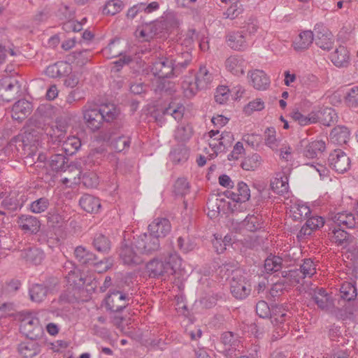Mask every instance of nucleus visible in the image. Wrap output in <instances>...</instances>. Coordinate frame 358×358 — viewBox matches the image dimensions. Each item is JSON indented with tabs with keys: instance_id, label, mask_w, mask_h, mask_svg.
<instances>
[{
	"instance_id": "f257e3e1",
	"label": "nucleus",
	"mask_w": 358,
	"mask_h": 358,
	"mask_svg": "<svg viewBox=\"0 0 358 358\" xmlns=\"http://www.w3.org/2000/svg\"><path fill=\"white\" fill-rule=\"evenodd\" d=\"M146 270L152 278L175 275L182 279L187 278L192 272L191 268H187L182 265V259L176 252L154 258L146 264Z\"/></svg>"
},
{
	"instance_id": "f03ea898",
	"label": "nucleus",
	"mask_w": 358,
	"mask_h": 358,
	"mask_svg": "<svg viewBox=\"0 0 358 358\" xmlns=\"http://www.w3.org/2000/svg\"><path fill=\"white\" fill-rule=\"evenodd\" d=\"M211 122L217 128H221L229 122V118L217 115L212 117ZM208 148H205L207 157L213 159L218 153L224 152L234 141V136L230 131H220L218 129H211L208 133Z\"/></svg>"
},
{
	"instance_id": "7ed1b4c3",
	"label": "nucleus",
	"mask_w": 358,
	"mask_h": 358,
	"mask_svg": "<svg viewBox=\"0 0 358 358\" xmlns=\"http://www.w3.org/2000/svg\"><path fill=\"white\" fill-rule=\"evenodd\" d=\"M40 133L30 121L17 136L12 138L6 148V152L10 150L17 154H23L27 158L34 159L36 155Z\"/></svg>"
},
{
	"instance_id": "20e7f679",
	"label": "nucleus",
	"mask_w": 358,
	"mask_h": 358,
	"mask_svg": "<svg viewBox=\"0 0 358 358\" xmlns=\"http://www.w3.org/2000/svg\"><path fill=\"white\" fill-rule=\"evenodd\" d=\"M222 278H225L229 280L230 290L231 294L237 299H244L247 298L251 292V284L248 280L247 274L241 269H229V264H224L220 268V274Z\"/></svg>"
},
{
	"instance_id": "39448f33",
	"label": "nucleus",
	"mask_w": 358,
	"mask_h": 358,
	"mask_svg": "<svg viewBox=\"0 0 358 358\" xmlns=\"http://www.w3.org/2000/svg\"><path fill=\"white\" fill-rule=\"evenodd\" d=\"M256 312L262 318H267L271 316V323L278 334L277 336L273 335L275 338L282 337L289 329L288 323H286V322L289 316L281 307H275L271 309L266 302L260 301L256 305Z\"/></svg>"
},
{
	"instance_id": "423d86ee",
	"label": "nucleus",
	"mask_w": 358,
	"mask_h": 358,
	"mask_svg": "<svg viewBox=\"0 0 358 358\" xmlns=\"http://www.w3.org/2000/svg\"><path fill=\"white\" fill-rule=\"evenodd\" d=\"M256 34L262 36L263 31L259 29L257 24H248L246 29L229 32L227 36V43L231 49L243 51L249 46L250 38Z\"/></svg>"
},
{
	"instance_id": "0eeeda50",
	"label": "nucleus",
	"mask_w": 358,
	"mask_h": 358,
	"mask_svg": "<svg viewBox=\"0 0 358 358\" xmlns=\"http://www.w3.org/2000/svg\"><path fill=\"white\" fill-rule=\"evenodd\" d=\"M52 133L48 132L52 141L61 144L62 150L67 155L76 153L81 146L80 140L75 136H69L65 138L66 125L57 122L55 128H52Z\"/></svg>"
},
{
	"instance_id": "6e6552de",
	"label": "nucleus",
	"mask_w": 358,
	"mask_h": 358,
	"mask_svg": "<svg viewBox=\"0 0 358 358\" xmlns=\"http://www.w3.org/2000/svg\"><path fill=\"white\" fill-rule=\"evenodd\" d=\"M185 62L176 63L172 57L162 58L156 61L151 66V72L159 80L177 76L181 69L185 68Z\"/></svg>"
},
{
	"instance_id": "1a4fd4ad",
	"label": "nucleus",
	"mask_w": 358,
	"mask_h": 358,
	"mask_svg": "<svg viewBox=\"0 0 358 358\" xmlns=\"http://www.w3.org/2000/svg\"><path fill=\"white\" fill-rule=\"evenodd\" d=\"M222 343L224 346V354L227 358H258L257 350L250 353L249 356L238 357L236 348L238 346L239 340L237 336L231 331H227L222 334Z\"/></svg>"
},
{
	"instance_id": "9d476101",
	"label": "nucleus",
	"mask_w": 358,
	"mask_h": 358,
	"mask_svg": "<svg viewBox=\"0 0 358 358\" xmlns=\"http://www.w3.org/2000/svg\"><path fill=\"white\" fill-rule=\"evenodd\" d=\"M129 297L128 294L120 291L110 292L106 296L103 307L110 312H119L122 310L129 303Z\"/></svg>"
},
{
	"instance_id": "9b49d317",
	"label": "nucleus",
	"mask_w": 358,
	"mask_h": 358,
	"mask_svg": "<svg viewBox=\"0 0 358 358\" xmlns=\"http://www.w3.org/2000/svg\"><path fill=\"white\" fill-rule=\"evenodd\" d=\"M134 247L141 255H148L158 250L159 248V240L152 234L143 233L134 238Z\"/></svg>"
},
{
	"instance_id": "f8f14e48",
	"label": "nucleus",
	"mask_w": 358,
	"mask_h": 358,
	"mask_svg": "<svg viewBox=\"0 0 358 358\" xmlns=\"http://www.w3.org/2000/svg\"><path fill=\"white\" fill-rule=\"evenodd\" d=\"M85 123L92 131L99 129L103 121V116L98 108V106L92 103L86 104L83 108Z\"/></svg>"
},
{
	"instance_id": "ddd939ff",
	"label": "nucleus",
	"mask_w": 358,
	"mask_h": 358,
	"mask_svg": "<svg viewBox=\"0 0 358 358\" xmlns=\"http://www.w3.org/2000/svg\"><path fill=\"white\" fill-rule=\"evenodd\" d=\"M315 44L324 51H330L334 46L335 38L323 24H316L314 28Z\"/></svg>"
},
{
	"instance_id": "4468645a",
	"label": "nucleus",
	"mask_w": 358,
	"mask_h": 358,
	"mask_svg": "<svg viewBox=\"0 0 358 358\" xmlns=\"http://www.w3.org/2000/svg\"><path fill=\"white\" fill-rule=\"evenodd\" d=\"M20 91V85L15 78L5 76L0 80V98L4 101H10Z\"/></svg>"
},
{
	"instance_id": "2eb2a0df",
	"label": "nucleus",
	"mask_w": 358,
	"mask_h": 358,
	"mask_svg": "<svg viewBox=\"0 0 358 358\" xmlns=\"http://www.w3.org/2000/svg\"><path fill=\"white\" fill-rule=\"evenodd\" d=\"M291 173L289 167H285L282 171L277 173L275 177L271 180V187L272 190L280 195L284 196L285 199L289 197V176Z\"/></svg>"
},
{
	"instance_id": "dca6fc26",
	"label": "nucleus",
	"mask_w": 358,
	"mask_h": 358,
	"mask_svg": "<svg viewBox=\"0 0 358 358\" xmlns=\"http://www.w3.org/2000/svg\"><path fill=\"white\" fill-rule=\"evenodd\" d=\"M329 166L338 173H343L350 168V157L341 150H335L328 158Z\"/></svg>"
},
{
	"instance_id": "f3484780",
	"label": "nucleus",
	"mask_w": 358,
	"mask_h": 358,
	"mask_svg": "<svg viewBox=\"0 0 358 358\" xmlns=\"http://www.w3.org/2000/svg\"><path fill=\"white\" fill-rule=\"evenodd\" d=\"M224 66L229 73L239 78L245 74L248 62L241 55H231L225 59Z\"/></svg>"
},
{
	"instance_id": "a211bd4d",
	"label": "nucleus",
	"mask_w": 358,
	"mask_h": 358,
	"mask_svg": "<svg viewBox=\"0 0 358 358\" xmlns=\"http://www.w3.org/2000/svg\"><path fill=\"white\" fill-rule=\"evenodd\" d=\"M285 204L289 211V215L295 220L306 218L310 213L309 206L296 198H287Z\"/></svg>"
},
{
	"instance_id": "6ab92c4d",
	"label": "nucleus",
	"mask_w": 358,
	"mask_h": 358,
	"mask_svg": "<svg viewBox=\"0 0 358 358\" xmlns=\"http://www.w3.org/2000/svg\"><path fill=\"white\" fill-rule=\"evenodd\" d=\"M229 202L227 201L222 194H212L209 196L207 201V215L210 218L217 217L220 212H224L229 208Z\"/></svg>"
},
{
	"instance_id": "aec40b11",
	"label": "nucleus",
	"mask_w": 358,
	"mask_h": 358,
	"mask_svg": "<svg viewBox=\"0 0 358 358\" xmlns=\"http://www.w3.org/2000/svg\"><path fill=\"white\" fill-rule=\"evenodd\" d=\"M159 7L157 1H152L146 5L145 3H138L130 8L127 12V19L128 20H134L138 16L140 20H144V17L148 14L155 10H157Z\"/></svg>"
},
{
	"instance_id": "412c9836",
	"label": "nucleus",
	"mask_w": 358,
	"mask_h": 358,
	"mask_svg": "<svg viewBox=\"0 0 358 358\" xmlns=\"http://www.w3.org/2000/svg\"><path fill=\"white\" fill-rule=\"evenodd\" d=\"M33 106L26 99H20L15 102L11 110V117L13 120L21 121L25 119L32 112Z\"/></svg>"
},
{
	"instance_id": "4be33fe9",
	"label": "nucleus",
	"mask_w": 358,
	"mask_h": 358,
	"mask_svg": "<svg viewBox=\"0 0 358 358\" xmlns=\"http://www.w3.org/2000/svg\"><path fill=\"white\" fill-rule=\"evenodd\" d=\"M17 224L19 227L27 234H36L41 228L39 220L32 215H22L18 217Z\"/></svg>"
},
{
	"instance_id": "5701e85b",
	"label": "nucleus",
	"mask_w": 358,
	"mask_h": 358,
	"mask_svg": "<svg viewBox=\"0 0 358 358\" xmlns=\"http://www.w3.org/2000/svg\"><path fill=\"white\" fill-rule=\"evenodd\" d=\"M236 191L237 192H234L227 190L224 192V195L228 199L237 203L245 202L250 199V189L245 182L239 181L236 185Z\"/></svg>"
},
{
	"instance_id": "b1692460",
	"label": "nucleus",
	"mask_w": 358,
	"mask_h": 358,
	"mask_svg": "<svg viewBox=\"0 0 358 358\" xmlns=\"http://www.w3.org/2000/svg\"><path fill=\"white\" fill-rule=\"evenodd\" d=\"M253 87L257 90H265L270 85V78L264 71L255 69L248 73Z\"/></svg>"
},
{
	"instance_id": "393cba45",
	"label": "nucleus",
	"mask_w": 358,
	"mask_h": 358,
	"mask_svg": "<svg viewBox=\"0 0 358 358\" xmlns=\"http://www.w3.org/2000/svg\"><path fill=\"white\" fill-rule=\"evenodd\" d=\"M171 231V224L166 218H157L148 225V231L157 239L165 236Z\"/></svg>"
},
{
	"instance_id": "a878e982",
	"label": "nucleus",
	"mask_w": 358,
	"mask_h": 358,
	"mask_svg": "<svg viewBox=\"0 0 358 358\" xmlns=\"http://www.w3.org/2000/svg\"><path fill=\"white\" fill-rule=\"evenodd\" d=\"M329 236L331 242L341 248H346L351 241V236L343 229H337L336 226L330 227Z\"/></svg>"
},
{
	"instance_id": "bb28decb",
	"label": "nucleus",
	"mask_w": 358,
	"mask_h": 358,
	"mask_svg": "<svg viewBox=\"0 0 358 358\" xmlns=\"http://www.w3.org/2000/svg\"><path fill=\"white\" fill-rule=\"evenodd\" d=\"M313 40V32L310 30H305L301 31L294 40L292 47L296 52H303L310 46Z\"/></svg>"
},
{
	"instance_id": "cd10ccee",
	"label": "nucleus",
	"mask_w": 358,
	"mask_h": 358,
	"mask_svg": "<svg viewBox=\"0 0 358 358\" xmlns=\"http://www.w3.org/2000/svg\"><path fill=\"white\" fill-rule=\"evenodd\" d=\"M141 255L138 252L137 249L135 250L134 248L123 243L120 251V257L123 263L127 265L137 264L141 262L139 257Z\"/></svg>"
},
{
	"instance_id": "c85d7f7f",
	"label": "nucleus",
	"mask_w": 358,
	"mask_h": 358,
	"mask_svg": "<svg viewBox=\"0 0 358 358\" xmlns=\"http://www.w3.org/2000/svg\"><path fill=\"white\" fill-rule=\"evenodd\" d=\"M330 59L337 67H346L350 62V52L346 47L340 45L331 54Z\"/></svg>"
},
{
	"instance_id": "c756f323",
	"label": "nucleus",
	"mask_w": 358,
	"mask_h": 358,
	"mask_svg": "<svg viewBox=\"0 0 358 358\" xmlns=\"http://www.w3.org/2000/svg\"><path fill=\"white\" fill-rule=\"evenodd\" d=\"M71 67L68 62L60 61L49 65L45 70V74L50 78H58L69 75Z\"/></svg>"
},
{
	"instance_id": "7c9ffc66",
	"label": "nucleus",
	"mask_w": 358,
	"mask_h": 358,
	"mask_svg": "<svg viewBox=\"0 0 358 358\" xmlns=\"http://www.w3.org/2000/svg\"><path fill=\"white\" fill-rule=\"evenodd\" d=\"M355 215V213L347 211L338 213L332 217V220L338 227L354 228L358 227V220Z\"/></svg>"
},
{
	"instance_id": "2f4dec72",
	"label": "nucleus",
	"mask_w": 358,
	"mask_h": 358,
	"mask_svg": "<svg viewBox=\"0 0 358 358\" xmlns=\"http://www.w3.org/2000/svg\"><path fill=\"white\" fill-rule=\"evenodd\" d=\"M312 112H316L318 122L325 126H329L336 119V113L335 110L327 106H321L320 104L315 106Z\"/></svg>"
},
{
	"instance_id": "473e14b6",
	"label": "nucleus",
	"mask_w": 358,
	"mask_h": 358,
	"mask_svg": "<svg viewBox=\"0 0 358 358\" xmlns=\"http://www.w3.org/2000/svg\"><path fill=\"white\" fill-rule=\"evenodd\" d=\"M20 257L28 263L39 264L44 258L43 252L38 248H27L20 251Z\"/></svg>"
},
{
	"instance_id": "72a5a7b5",
	"label": "nucleus",
	"mask_w": 358,
	"mask_h": 358,
	"mask_svg": "<svg viewBox=\"0 0 358 358\" xmlns=\"http://www.w3.org/2000/svg\"><path fill=\"white\" fill-rule=\"evenodd\" d=\"M326 143L322 140H315L308 143L303 150V157L308 159L318 158L325 150Z\"/></svg>"
},
{
	"instance_id": "f704fd0d",
	"label": "nucleus",
	"mask_w": 358,
	"mask_h": 358,
	"mask_svg": "<svg viewBox=\"0 0 358 358\" xmlns=\"http://www.w3.org/2000/svg\"><path fill=\"white\" fill-rule=\"evenodd\" d=\"M18 351L24 358H33L40 352L41 350L36 341L29 339L19 345Z\"/></svg>"
},
{
	"instance_id": "c9c22d12",
	"label": "nucleus",
	"mask_w": 358,
	"mask_h": 358,
	"mask_svg": "<svg viewBox=\"0 0 358 358\" xmlns=\"http://www.w3.org/2000/svg\"><path fill=\"white\" fill-rule=\"evenodd\" d=\"M181 87L184 95L187 98L194 96L197 91L200 90L195 75L193 73H189L184 77Z\"/></svg>"
},
{
	"instance_id": "e433bc0d",
	"label": "nucleus",
	"mask_w": 358,
	"mask_h": 358,
	"mask_svg": "<svg viewBox=\"0 0 358 358\" xmlns=\"http://www.w3.org/2000/svg\"><path fill=\"white\" fill-rule=\"evenodd\" d=\"M291 117L301 126H307L318 122V117L316 112H310L308 115H303L299 109H294L291 113Z\"/></svg>"
},
{
	"instance_id": "4c0bfd02",
	"label": "nucleus",
	"mask_w": 358,
	"mask_h": 358,
	"mask_svg": "<svg viewBox=\"0 0 358 358\" xmlns=\"http://www.w3.org/2000/svg\"><path fill=\"white\" fill-rule=\"evenodd\" d=\"M66 278L69 284L71 285H80L83 281L79 270L75 266V264L67 261L64 266Z\"/></svg>"
},
{
	"instance_id": "58836bf2",
	"label": "nucleus",
	"mask_w": 358,
	"mask_h": 358,
	"mask_svg": "<svg viewBox=\"0 0 358 358\" xmlns=\"http://www.w3.org/2000/svg\"><path fill=\"white\" fill-rule=\"evenodd\" d=\"M81 208L87 213H98L101 208L100 200L90 194L83 195L79 201Z\"/></svg>"
},
{
	"instance_id": "ea45409f",
	"label": "nucleus",
	"mask_w": 358,
	"mask_h": 358,
	"mask_svg": "<svg viewBox=\"0 0 358 358\" xmlns=\"http://www.w3.org/2000/svg\"><path fill=\"white\" fill-rule=\"evenodd\" d=\"M156 31V24H141L135 31V36L141 41H148L155 36Z\"/></svg>"
},
{
	"instance_id": "a19ab883",
	"label": "nucleus",
	"mask_w": 358,
	"mask_h": 358,
	"mask_svg": "<svg viewBox=\"0 0 358 358\" xmlns=\"http://www.w3.org/2000/svg\"><path fill=\"white\" fill-rule=\"evenodd\" d=\"M46 217L48 224L52 227H62L69 220L67 214L59 209L50 210Z\"/></svg>"
},
{
	"instance_id": "79ce46f5",
	"label": "nucleus",
	"mask_w": 358,
	"mask_h": 358,
	"mask_svg": "<svg viewBox=\"0 0 358 358\" xmlns=\"http://www.w3.org/2000/svg\"><path fill=\"white\" fill-rule=\"evenodd\" d=\"M349 138L350 131L345 126H337L330 133V140L334 144H345Z\"/></svg>"
},
{
	"instance_id": "37998d69",
	"label": "nucleus",
	"mask_w": 358,
	"mask_h": 358,
	"mask_svg": "<svg viewBox=\"0 0 358 358\" xmlns=\"http://www.w3.org/2000/svg\"><path fill=\"white\" fill-rule=\"evenodd\" d=\"M193 134L192 126L185 122L180 123L174 131V138L178 142L183 143L189 141Z\"/></svg>"
},
{
	"instance_id": "c03bdc74",
	"label": "nucleus",
	"mask_w": 358,
	"mask_h": 358,
	"mask_svg": "<svg viewBox=\"0 0 358 358\" xmlns=\"http://www.w3.org/2000/svg\"><path fill=\"white\" fill-rule=\"evenodd\" d=\"M108 141L116 152H122L128 149L131 143L129 136L117 134L110 136Z\"/></svg>"
},
{
	"instance_id": "a18cd8bd",
	"label": "nucleus",
	"mask_w": 358,
	"mask_h": 358,
	"mask_svg": "<svg viewBox=\"0 0 358 358\" xmlns=\"http://www.w3.org/2000/svg\"><path fill=\"white\" fill-rule=\"evenodd\" d=\"M189 157V150L184 145L173 148L170 154L169 159L174 164H180L186 162Z\"/></svg>"
},
{
	"instance_id": "49530a36",
	"label": "nucleus",
	"mask_w": 358,
	"mask_h": 358,
	"mask_svg": "<svg viewBox=\"0 0 358 358\" xmlns=\"http://www.w3.org/2000/svg\"><path fill=\"white\" fill-rule=\"evenodd\" d=\"M74 9L73 7H70L67 5L61 3L59 6L56 15L60 20H66V22H83V20H86L85 17L82 21L78 20H74Z\"/></svg>"
},
{
	"instance_id": "de8ad7c7",
	"label": "nucleus",
	"mask_w": 358,
	"mask_h": 358,
	"mask_svg": "<svg viewBox=\"0 0 358 358\" xmlns=\"http://www.w3.org/2000/svg\"><path fill=\"white\" fill-rule=\"evenodd\" d=\"M281 140L276 137L275 129L273 127H268L264 131V143L273 151H277L280 145Z\"/></svg>"
},
{
	"instance_id": "09e8293b",
	"label": "nucleus",
	"mask_w": 358,
	"mask_h": 358,
	"mask_svg": "<svg viewBox=\"0 0 358 358\" xmlns=\"http://www.w3.org/2000/svg\"><path fill=\"white\" fill-rule=\"evenodd\" d=\"M74 253L76 258L80 264L88 266L94 264L95 255L85 248L78 246L75 249Z\"/></svg>"
},
{
	"instance_id": "8fccbe9b",
	"label": "nucleus",
	"mask_w": 358,
	"mask_h": 358,
	"mask_svg": "<svg viewBox=\"0 0 358 358\" xmlns=\"http://www.w3.org/2000/svg\"><path fill=\"white\" fill-rule=\"evenodd\" d=\"M99 111L103 116L104 122H111L116 118L119 110L116 106L113 103H106L98 106Z\"/></svg>"
},
{
	"instance_id": "3c124183",
	"label": "nucleus",
	"mask_w": 358,
	"mask_h": 358,
	"mask_svg": "<svg viewBox=\"0 0 358 358\" xmlns=\"http://www.w3.org/2000/svg\"><path fill=\"white\" fill-rule=\"evenodd\" d=\"M341 297L346 301L354 300L357 295V289L354 283L345 282L342 284L340 289Z\"/></svg>"
},
{
	"instance_id": "603ef678",
	"label": "nucleus",
	"mask_w": 358,
	"mask_h": 358,
	"mask_svg": "<svg viewBox=\"0 0 358 358\" xmlns=\"http://www.w3.org/2000/svg\"><path fill=\"white\" fill-rule=\"evenodd\" d=\"M121 43L120 38H115L102 50V53L106 58H113L122 55L123 50L119 48Z\"/></svg>"
},
{
	"instance_id": "864d4df0",
	"label": "nucleus",
	"mask_w": 358,
	"mask_h": 358,
	"mask_svg": "<svg viewBox=\"0 0 358 358\" xmlns=\"http://www.w3.org/2000/svg\"><path fill=\"white\" fill-rule=\"evenodd\" d=\"M66 157L63 154L52 155L47 162V166L54 171H62L64 169Z\"/></svg>"
},
{
	"instance_id": "5fc2aeb1",
	"label": "nucleus",
	"mask_w": 358,
	"mask_h": 358,
	"mask_svg": "<svg viewBox=\"0 0 358 358\" xmlns=\"http://www.w3.org/2000/svg\"><path fill=\"white\" fill-rule=\"evenodd\" d=\"M48 290L43 285L35 284L29 288V295L31 301L39 303L46 296Z\"/></svg>"
},
{
	"instance_id": "6e6d98bb",
	"label": "nucleus",
	"mask_w": 358,
	"mask_h": 358,
	"mask_svg": "<svg viewBox=\"0 0 358 358\" xmlns=\"http://www.w3.org/2000/svg\"><path fill=\"white\" fill-rule=\"evenodd\" d=\"M93 245L95 249L103 253H107L110 250V241L102 234L95 235Z\"/></svg>"
},
{
	"instance_id": "4d7b16f0",
	"label": "nucleus",
	"mask_w": 358,
	"mask_h": 358,
	"mask_svg": "<svg viewBox=\"0 0 358 358\" xmlns=\"http://www.w3.org/2000/svg\"><path fill=\"white\" fill-rule=\"evenodd\" d=\"M313 301L321 309H325L329 306V297L323 288H317L313 296Z\"/></svg>"
},
{
	"instance_id": "13d9d810",
	"label": "nucleus",
	"mask_w": 358,
	"mask_h": 358,
	"mask_svg": "<svg viewBox=\"0 0 358 358\" xmlns=\"http://www.w3.org/2000/svg\"><path fill=\"white\" fill-rule=\"evenodd\" d=\"M195 78L200 90L207 87L213 80L212 75L209 73L206 66L200 67Z\"/></svg>"
},
{
	"instance_id": "bf43d9fd",
	"label": "nucleus",
	"mask_w": 358,
	"mask_h": 358,
	"mask_svg": "<svg viewBox=\"0 0 358 358\" xmlns=\"http://www.w3.org/2000/svg\"><path fill=\"white\" fill-rule=\"evenodd\" d=\"M282 259L278 256H268L264 262V269L267 273L277 272L282 268Z\"/></svg>"
},
{
	"instance_id": "052dcab7",
	"label": "nucleus",
	"mask_w": 358,
	"mask_h": 358,
	"mask_svg": "<svg viewBox=\"0 0 358 358\" xmlns=\"http://www.w3.org/2000/svg\"><path fill=\"white\" fill-rule=\"evenodd\" d=\"M262 163V157L259 155L255 153L246 157L241 163V167L246 171H254L257 169Z\"/></svg>"
},
{
	"instance_id": "680f3d73",
	"label": "nucleus",
	"mask_w": 358,
	"mask_h": 358,
	"mask_svg": "<svg viewBox=\"0 0 358 358\" xmlns=\"http://www.w3.org/2000/svg\"><path fill=\"white\" fill-rule=\"evenodd\" d=\"M22 201L19 199L15 192H12L8 196L3 198L2 206L11 210H15L22 206Z\"/></svg>"
},
{
	"instance_id": "e2e57ef3",
	"label": "nucleus",
	"mask_w": 358,
	"mask_h": 358,
	"mask_svg": "<svg viewBox=\"0 0 358 358\" xmlns=\"http://www.w3.org/2000/svg\"><path fill=\"white\" fill-rule=\"evenodd\" d=\"M21 327L26 329L27 331L34 330L36 329H41L38 320L35 315L34 313H28L22 320Z\"/></svg>"
},
{
	"instance_id": "0e129e2a",
	"label": "nucleus",
	"mask_w": 358,
	"mask_h": 358,
	"mask_svg": "<svg viewBox=\"0 0 358 358\" xmlns=\"http://www.w3.org/2000/svg\"><path fill=\"white\" fill-rule=\"evenodd\" d=\"M283 278L287 279L288 285L290 286L301 283L303 280L306 278L299 269L290 270L288 272H285Z\"/></svg>"
},
{
	"instance_id": "69168bd1",
	"label": "nucleus",
	"mask_w": 358,
	"mask_h": 358,
	"mask_svg": "<svg viewBox=\"0 0 358 358\" xmlns=\"http://www.w3.org/2000/svg\"><path fill=\"white\" fill-rule=\"evenodd\" d=\"M299 270L305 278H310L316 273L317 264L310 258L305 259Z\"/></svg>"
},
{
	"instance_id": "338daca9",
	"label": "nucleus",
	"mask_w": 358,
	"mask_h": 358,
	"mask_svg": "<svg viewBox=\"0 0 358 358\" xmlns=\"http://www.w3.org/2000/svg\"><path fill=\"white\" fill-rule=\"evenodd\" d=\"M49 205V200L42 197L32 201L29 205V209L33 213H41L48 209Z\"/></svg>"
},
{
	"instance_id": "774afa93",
	"label": "nucleus",
	"mask_w": 358,
	"mask_h": 358,
	"mask_svg": "<svg viewBox=\"0 0 358 358\" xmlns=\"http://www.w3.org/2000/svg\"><path fill=\"white\" fill-rule=\"evenodd\" d=\"M345 102L349 107L358 106V86L350 88L345 95Z\"/></svg>"
}]
</instances>
